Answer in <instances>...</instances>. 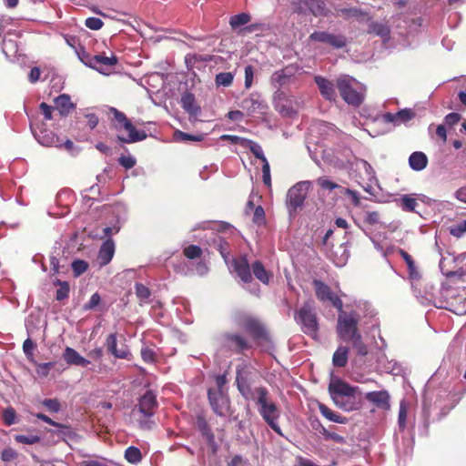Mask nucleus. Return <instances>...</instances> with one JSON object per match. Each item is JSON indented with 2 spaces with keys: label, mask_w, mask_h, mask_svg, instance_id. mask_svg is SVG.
I'll return each instance as SVG.
<instances>
[{
  "label": "nucleus",
  "mask_w": 466,
  "mask_h": 466,
  "mask_svg": "<svg viewBox=\"0 0 466 466\" xmlns=\"http://www.w3.org/2000/svg\"><path fill=\"white\" fill-rule=\"evenodd\" d=\"M329 392L334 404L344 411L356 410L360 407L356 399L358 387H352L339 378H332L329 384Z\"/></svg>",
  "instance_id": "1"
},
{
  "label": "nucleus",
  "mask_w": 466,
  "mask_h": 466,
  "mask_svg": "<svg viewBox=\"0 0 466 466\" xmlns=\"http://www.w3.org/2000/svg\"><path fill=\"white\" fill-rule=\"evenodd\" d=\"M337 88L342 99L349 105L359 106L364 99L365 86L350 76L337 79Z\"/></svg>",
  "instance_id": "2"
},
{
  "label": "nucleus",
  "mask_w": 466,
  "mask_h": 466,
  "mask_svg": "<svg viewBox=\"0 0 466 466\" xmlns=\"http://www.w3.org/2000/svg\"><path fill=\"white\" fill-rule=\"evenodd\" d=\"M257 404L258 412L268 426L279 435L283 436L278 420L280 417V410L271 401L268 390H260L257 393Z\"/></svg>",
  "instance_id": "3"
},
{
  "label": "nucleus",
  "mask_w": 466,
  "mask_h": 466,
  "mask_svg": "<svg viewBox=\"0 0 466 466\" xmlns=\"http://www.w3.org/2000/svg\"><path fill=\"white\" fill-rule=\"evenodd\" d=\"M338 311L337 333L343 341H350V339L360 334L358 329L360 315L355 310L346 312L342 308Z\"/></svg>",
  "instance_id": "4"
},
{
  "label": "nucleus",
  "mask_w": 466,
  "mask_h": 466,
  "mask_svg": "<svg viewBox=\"0 0 466 466\" xmlns=\"http://www.w3.org/2000/svg\"><path fill=\"white\" fill-rule=\"evenodd\" d=\"M157 407V395L148 390L139 399L137 406L132 410V415L143 427L146 422L142 418L147 419L153 416Z\"/></svg>",
  "instance_id": "5"
},
{
  "label": "nucleus",
  "mask_w": 466,
  "mask_h": 466,
  "mask_svg": "<svg viewBox=\"0 0 466 466\" xmlns=\"http://www.w3.org/2000/svg\"><path fill=\"white\" fill-rule=\"evenodd\" d=\"M296 320L302 326L305 333L315 336L318 330L317 317L310 303L303 305L296 315Z\"/></svg>",
  "instance_id": "6"
},
{
  "label": "nucleus",
  "mask_w": 466,
  "mask_h": 466,
  "mask_svg": "<svg viewBox=\"0 0 466 466\" xmlns=\"http://www.w3.org/2000/svg\"><path fill=\"white\" fill-rule=\"evenodd\" d=\"M309 181H300L291 187L287 195V204L292 209L301 207L310 188Z\"/></svg>",
  "instance_id": "7"
},
{
  "label": "nucleus",
  "mask_w": 466,
  "mask_h": 466,
  "mask_svg": "<svg viewBox=\"0 0 466 466\" xmlns=\"http://www.w3.org/2000/svg\"><path fill=\"white\" fill-rule=\"evenodd\" d=\"M313 287L315 289L316 296L320 301H329L337 309H340V308H343V304L340 298L333 294L330 288L324 282L315 279L313 281Z\"/></svg>",
  "instance_id": "8"
},
{
  "label": "nucleus",
  "mask_w": 466,
  "mask_h": 466,
  "mask_svg": "<svg viewBox=\"0 0 466 466\" xmlns=\"http://www.w3.org/2000/svg\"><path fill=\"white\" fill-rule=\"evenodd\" d=\"M299 67L296 65H289L283 69L274 72L270 77V83L277 88L287 86L293 82Z\"/></svg>",
  "instance_id": "9"
},
{
  "label": "nucleus",
  "mask_w": 466,
  "mask_h": 466,
  "mask_svg": "<svg viewBox=\"0 0 466 466\" xmlns=\"http://www.w3.org/2000/svg\"><path fill=\"white\" fill-rule=\"evenodd\" d=\"M208 400L213 410L219 416H225L229 408L228 399L222 393L221 390H208Z\"/></svg>",
  "instance_id": "10"
},
{
  "label": "nucleus",
  "mask_w": 466,
  "mask_h": 466,
  "mask_svg": "<svg viewBox=\"0 0 466 466\" xmlns=\"http://www.w3.org/2000/svg\"><path fill=\"white\" fill-rule=\"evenodd\" d=\"M116 63L117 58L115 56L108 57L102 55L95 56L85 62L86 66L104 75H108L107 68L114 66Z\"/></svg>",
  "instance_id": "11"
},
{
  "label": "nucleus",
  "mask_w": 466,
  "mask_h": 466,
  "mask_svg": "<svg viewBox=\"0 0 466 466\" xmlns=\"http://www.w3.org/2000/svg\"><path fill=\"white\" fill-rule=\"evenodd\" d=\"M415 114L411 109L405 108L399 112L386 113L381 115L378 119L385 124H392L394 127L405 124L414 117Z\"/></svg>",
  "instance_id": "12"
},
{
  "label": "nucleus",
  "mask_w": 466,
  "mask_h": 466,
  "mask_svg": "<svg viewBox=\"0 0 466 466\" xmlns=\"http://www.w3.org/2000/svg\"><path fill=\"white\" fill-rule=\"evenodd\" d=\"M241 107L246 110L248 115L256 113H263L267 108L265 101L258 93H252L250 96L241 102Z\"/></svg>",
  "instance_id": "13"
},
{
  "label": "nucleus",
  "mask_w": 466,
  "mask_h": 466,
  "mask_svg": "<svg viewBox=\"0 0 466 466\" xmlns=\"http://www.w3.org/2000/svg\"><path fill=\"white\" fill-rule=\"evenodd\" d=\"M309 40L327 43L336 48L343 47L346 45L344 36L331 35L327 32H314L309 35Z\"/></svg>",
  "instance_id": "14"
},
{
  "label": "nucleus",
  "mask_w": 466,
  "mask_h": 466,
  "mask_svg": "<svg viewBox=\"0 0 466 466\" xmlns=\"http://www.w3.org/2000/svg\"><path fill=\"white\" fill-rule=\"evenodd\" d=\"M233 268L241 280L245 283H248L252 279L250 273V267L246 257H240L238 259H233L230 266Z\"/></svg>",
  "instance_id": "15"
},
{
  "label": "nucleus",
  "mask_w": 466,
  "mask_h": 466,
  "mask_svg": "<svg viewBox=\"0 0 466 466\" xmlns=\"http://www.w3.org/2000/svg\"><path fill=\"white\" fill-rule=\"evenodd\" d=\"M236 381L239 392L247 400H251L257 402V393L258 392V390H267L264 387H257L255 389H251L250 386L248 384L246 379L243 378L239 370H238Z\"/></svg>",
  "instance_id": "16"
},
{
  "label": "nucleus",
  "mask_w": 466,
  "mask_h": 466,
  "mask_svg": "<svg viewBox=\"0 0 466 466\" xmlns=\"http://www.w3.org/2000/svg\"><path fill=\"white\" fill-rule=\"evenodd\" d=\"M123 128L127 133V136L119 135L118 139L125 143H135L138 141H142L147 137V134L145 131L137 130L133 124L128 120L123 126Z\"/></svg>",
  "instance_id": "17"
},
{
  "label": "nucleus",
  "mask_w": 466,
  "mask_h": 466,
  "mask_svg": "<svg viewBox=\"0 0 466 466\" xmlns=\"http://www.w3.org/2000/svg\"><path fill=\"white\" fill-rule=\"evenodd\" d=\"M365 398L378 408L390 409V394L387 390L370 391L366 393Z\"/></svg>",
  "instance_id": "18"
},
{
  "label": "nucleus",
  "mask_w": 466,
  "mask_h": 466,
  "mask_svg": "<svg viewBox=\"0 0 466 466\" xmlns=\"http://www.w3.org/2000/svg\"><path fill=\"white\" fill-rule=\"evenodd\" d=\"M315 82L319 89L321 96L325 99L329 101L335 100L336 92L332 82L320 76H315Z\"/></svg>",
  "instance_id": "19"
},
{
  "label": "nucleus",
  "mask_w": 466,
  "mask_h": 466,
  "mask_svg": "<svg viewBox=\"0 0 466 466\" xmlns=\"http://www.w3.org/2000/svg\"><path fill=\"white\" fill-rule=\"evenodd\" d=\"M115 253V243L114 241L109 238L106 239L101 246L99 252H98V261L101 266H105L108 264L111 259L113 258Z\"/></svg>",
  "instance_id": "20"
},
{
  "label": "nucleus",
  "mask_w": 466,
  "mask_h": 466,
  "mask_svg": "<svg viewBox=\"0 0 466 466\" xmlns=\"http://www.w3.org/2000/svg\"><path fill=\"white\" fill-rule=\"evenodd\" d=\"M63 358L69 365L86 367L90 363L88 360L82 357L76 350L70 347L66 348Z\"/></svg>",
  "instance_id": "21"
},
{
  "label": "nucleus",
  "mask_w": 466,
  "mask_h": 466,
  "mask_svg": "<svg viewBox=\"0 0 466 466\" xmlns=\"http://www.w3.org/2000/svg\"><path fill=\"white\" fill-rule=\"evenodd\" d=\"M36 138L42 146L62 147V141L52 131L43 130L36 135Z\"/></svg>",
  "instance_id": "22"
},
{
  "label": "nucleus",
  "mask_w": 466,
  "mask_h": 466,
  "mask_svg": "<svg viewBox=\"0 0 466 466\" xmlns=\"http://www.w3.org/2000/svg\"><path fill=\"white\" fill-rule=\"evenodd\" d=\"M182 107L193 116L200 113V107L196 104L195 97L191 93H186L181 97Z\"/></svg>",
  "instance_id": "23"
},
{
  "label": "nucleus",
  "mask_w": 466,
  "mask_h": 466,
  "mask_svg": "<svg viewBox=\"0 0 466 466\" xmlns=\"http://www.w3.org/2000/svg\"><path fill=\"white\" fill-rule=\"evenodd\" d=\"M410 167L415 171L423 170L428 164V158L422 152H414L409 157Z\"/></svg>",
  "instance_id": "24"
},
{
  "label": "nucleus",
  "mask_w": 466,
  "mask_h": 466,
  "mask_svg": "<svg viewBox=\"0 0 466 466\" xmlns=\"http://www.w3.org/2000/svg\"><path fill=\"white\" fill-rule=\"evenodd\" d=\"M378 361L388 373L399 375L402 370L400 365L397 361L394 360H389L385 355L380 356Z\"/></svg>",
  "instance_id": "25"
},
{
  "label": "nucleus",
  "mask_w": 466,
  "mask_h": 466,
  "mask_svg": "<svg viewBox=\"0 0 466 466\" xmlns=\"http://www.w3.org/2000/svg\"><path fill=\"white\" fill-rule=\"evenodd\" d=\"M319 410L322 416L332 422L340 424H345L348 422V419L346 417L340 416L338 413L332 411L329 408L322 403L319 404Z\"/></svg>",
  "instance_id": "26"
},
{
  "label": "nucleus",
  "mask_w": 466,
  "mask_h": 466,
  "mask_svg": "<svg viewBox=\"0 0 466 466\" xmlns=\"http://www.w3.org/2000/svg\"><path fill=\"white\" fill-rule=\"evenodd\" d=\"M55 105L59 110L61 115H67L70 110L74 107V104L71 102L70 96L63 94L55 98Z\"/></svg>",
  "instance_id": "27"
},
{
  "label": "nucleus",
  "mask_w": 466,
  "mask_h": 466,
  "mask_svg": "<svg viewBox=\"0 0 466 466\" xmlns=\"http://www.w3.org/2000/svg\"><path fill=\"white\" fill-rule=\"evenodd\" d=\"M349 342L358 356L365 357L369 353L368 346L364 343L361 333L350 339Z\"/></svg>",
  "instance_id": "28"
},
{
  "label": "nucleus",
  "mask_w": 466,
  "mask_h": 466,
  "mask_svg": "<svg viewBox=\"0 0 466 466\" xmlns=\"http://www.w3.org/2000/svg\"><path fill=\"white\" fill-rule=\"evenodd\" d=\"M349 349L346 346H339L333 354L332 363L336 367H344L348 362Z\"/></svg>",
  "instance_id": "29"
},
{
  "label": "nucleus",
  "mask_w": 466,
  "mask_h": 466,
  "mask_svg": "<svg viewBox=\"0 0 466 466\" xmlns=\"http://www.w3.org/2000/svg\"><path fill=\"white\" fill-rule=\"evenodd\" d=\"M252 271L259 281L264 284L268 283L270 274L265 269L264 266L259 261H256L252 264Z\"/></svg>",
  "instance_id": "30"
},
{
  "label": "nucleus",
  "mask_w": 466,
  "mask_h": 466,
  "mask_svg": "<svg viewBox=\"0 0 466 466\" xmlns=\"http://www.w3.org/2000/svg\"><path fill=\"white\" fill-rule=\"evenodd\" d=\"M398 204L404 211L413 212L418 206L416 198L411 195H403L398 199Z\"/></svg>",
  "instance_id": "31"
},
{
  "label": "nucleus",
  "mask_w": 466,
  "mask_h": 466,
  "mask_svg": "<svg viewBox=\"0 0 466 466\" xmlns=\"http://www.w3.org/2000/svg\"><path fill=\"white\" fill-rule=\"evenodd\" d=\"M400 254L405 260L408 269H409V275L411 279H420V273L417 270V268L415 266V262L412 259V258L403 249H400Z\"/></svg>",
  "instance_id": "32"
},
{
  "label": "nucleus",
  "mask_w": 466,
  "mask_h": 466,
  "mask_svg": "<svg viewBox=\"0 0 466 466\" xmlns=\"http://www.w3.org/2000/svg\"><path fill=\"white\" fill-rule=\"evenodd\" d=\"M369 32L373 33L385 39L390 35V28L387 25L381 23H371L369 26Z\"/></svg>",
  "instance_id": "33"
},
{
  "label": "nucleus",
  "mask_w": 466,
  "mask_h": 466,
  "mask_svg": "<svg viewBox=\"0 0 466 466\" xmlns=\"http://www.w3.org/2000/svg\"><path fill=\"white\" fill-rule=\"evenodd\" d=\"M250 15L247 13H240L231 16L229 24L233 29H237L241 25H247L250 22Z\"/></svg>",
  "instance_id": "34"
},
{
  "label": "nucleus",
  "mask_w": 466,
  "mask_h": 466,
  "mask_svg": "<svg viewBox=\"0 0 466 466\" xmlns=\"http://www.w3.org/2000/svg\"><path fill=\"white\" fill-rule=\"evenodd\" d=\"M135 291L141 304L147 303L151 296L150 289L141 283H137L135 285Z\"/></svg>",
  "instance_id": "35"
},
{
  "label": "nucleus",
  "mask_w": 466,
  "mask_h": 466,
  "mask_svg": "<svg viewBox=\"0 0 466 466\" xmlns=\"http://www.w3.org/2000/svg\"><path fill=\"white\" fill-rule=\"evenodd\" d=\"M125 458L130 463L136 464L141 461V452L138 448L128 447L125 451Z\"/></svg>",
  "instance_id": "36"
},
{
  "label": "nucleus",
  "mask_w": 466,
  "mask_h": 466,
  "mask_svg": "<svg viewBox=\"0 0 466 466\" xmlns=\"http://www.w3.org/2000/svg\"><path fill=\"white\" fill-rule=\"evenodd\" d=\"M234 79L231 72H222L216 76V85L218 86H229Z\"/></svg>",
  "instance_id": "37"
},
{
  "label": "nucleus",
  "mask_w": 466,
  "mask_h": 466,
  "mask_svg": "<svg viewBox=\"0 0 466 466\" xmlns=\"http://www.w3.org/2000/svg\"><path fill=\"white\" fill-rule=\"evenodd\" d=\"M55 285L58 286V289L56 290V298L57 300H63L66 299L69 295V285L66 281H61L56 279L54 282Z\"/></svg>",
  "instance_id": "38"
},
{
  "label": "nucleus",
  "mask_w": 466,
  "mask_h": 466,
  "mask_svg": "<svg viewBox=\"0 0 466 466\" xmlns=\"http://www.w3.org/2000/svg\"><path fill=\"white\" fill-rule=\"evenodd\" d=\"M174 139L176 141H184V142H187V141H201L203 140V136L202 135H196V136H193V135H190V134H187V133H184L180 130H176L175 133H174Z\"/></svg>",
  "instance_id": "39"
},
{
  "label": "nucleus",
  "mask_w": 466,
  "mask_h": 466,
  "mask_svg": "<svg viewBox=\"0 0 466 466\" xmlns=\"http://www.w3.org/2000/svg\"><path fill=\"white\" fill-rule=\"evenodd\" d=\"M309 12L316 16L323 15L325 12L324 3L320 0H310V5H309Z\"/></svg>",
  "instance_id": "40"
},
{
  "label": "nucleus",
  "mask_w": 466,
  "mask_h": 466,
  "mask_svg": "<svg viewBox=\"0 0 466 466\" xmlns=\"http://www.w3.org/2000/svg\"><path fill=\"white\" fill-rule=\"evenodd\" d=\"M15 440L17 442L24 443V444H29V445L35 444L40 441V438L38 436L32 435V434H30V435H22V434L15 435Z\"/></svg>",
  "instance_id": "41"
},
{
  "label": "nucleus",
  "mask_w": 466,
  "mask_h": 466,
  "mask_svg": "<svg viewBox=\"0 0 466 466\" xmlns=\"http://www.w3.org/2000/svg\"><path fill=\"white\" fill-rule=\"evenodd\" d=\"M245 147H248L254 156L261 161L267 159L264 156L262 147L258 144L249 140V143H248Z\"/></svg>",
  "instance_id": "42"
},
{
  "label": "nucleus",
  "mask_w": 466,
  "mask_h": 466,
  "mask_svg": "<svg viewBox=\"0 0 466 466\" xmlns=\"http://www.w3.org/2000/svg\"><path fill=\"white\" fill-rule=\"evenodd\" d=\"M450 233L456 238H461L466 233V219L452 226L450 228Z\"/></svg>",
  "instance_id": "43"
},
{
  "label": "nucleus",
  "mask_w": 466,
  "mask_h": 466,
  "mask_svg": "<svg viewBox=\"0 0 466 466\" xmlns=\"http://www.w3.org/2000/svg\"><path fill=\"white\" fill-rule=\"evenodd\" d=\"M247 329L256 336L263 335V328L262 326L256 320L249 319L246 323Z\"/></svg>",
  "instance_id": "44"
},
{
  "label": "nucleus",
  "mask_w": 466,
  "mask_h": 466,
  "mask_svg": "<svg viewBox=\"0 0 466 466\" xmlns=\"http://www.w3.org/2000/svg\"><path fill=\"white\" fill-rule=\"evenodd\" d=\"M201 253V248L196 245H190L184 249L185 256L190 259L199 258Z\"/></svg>",
  "instance_id": "45"
},
{
  "label": "nucleus",
  "mask_w": 466,
  "mask_h": 466,
  "mask_svg": "<svg viewBox=\"0 0 466 466\" xmlns=\"http://www.w3.org/2000/svg\"><path fill=\"white\" fill-rule=\"evenodd\" d=\"M88 268V264L84 260H76L72 263V269L76 277L83 274Z\"/></svg>",
  "instance_id": "46"
},
{
  "label": "nucleus",
  "mask_w": 466,
  "mask_h": 466,
  "mask_svg": "<svg viewBox=\"0 0 466 466\" xmlns=\"http://www.w3.org/2000/svg\"><path fill=\"white\" fill-rule=\"evenodd\" d=\"M85 25L91 30H99L103 27L104 23L100 18L88 17L85 21Z\"/></svg>",
  "instance_id": "47"
},
{
  "label": "nucleus",
  "mask_w": 466,
  "mask_h": 466,
  "mask_svg": "<svg viewBox=\"0 0 466 466\" xmlns=\"http://www.w3.org/2000/svg\"><path fill=\"white\" fill-rule=\"evenodd\" d=\"M321 434L323 435V437L326 439V440H332L334 441L335 442L337 443H345V438L335 433V432H330L329 431H328L327 429L325 428H322L321 430Z\"/></svg>",
  "instance_id": "48"
},
{
  "label": "nucleus",
  "mask_w": 466,
  "mask_h": 466,
  "mask_svg": "<svg viewBox=\"0 0 466 466\" xmlns=\"http://www.w3.org/2000/svg\"><path fill=\"white\" fill-rule=\"evenodd\" d=\"M407 413H408L407 405L404 401H401L400 404L399 418H398V422H399L400 428L403 429L405 427Z\"/></svg>",
  "instance_id": "49"
},
{
  "label": "nucleus",
  "mask_w": 466,
  "mask_h": 466,
  "mask_svg": "<svg viewBox=\"0 0 466 466\" xmlns=\"http://www.w3.org/2000/svg\"><path fill=\"white\" fill-rule=\"evenodd\" d=\"M222 140H228L232 144H238L242 147H246L248 143H249L248 139L238 137V136H232V135H223L220 137Z\"/></svg>",
  "instance_id": "50"
},
{
  "label": "nucleus",
  "mask_w": 466,
  "mask_h": 466,
  "mask_svg": "<svg viewBox=\"0 0 466 466\" xmlns=\"http://www.w3.org/2000/svg\"><path fill=\"white\" fill-rule=\"evenodd\" d=\"M310 0H296L293 3V9L298 13H308Z\"/></svg>",
  "instance_id": "51"
},
{
  "label": "nucleus",
  "mask_w": 466,
  "mask_h": 466,
  "mask_svg": "<svg viewBox=\"0 0 466 466\" xmlns=\"http://www.w3.org/2000/svg\"><path fill=\"white\" fill-rule=\"evenodd\" d=\"M263 182L268 187L271 186L270 167L267 159L262 161Z\"/></svg>",
  "instance_id": "52"
},
{
  "label": "nucleus",
  "mask_w": 466,
  "mask_h": 466,
  "mask_svg": "<svg viewBox=\"0 0 466 466\" xmlns=\"http://www.w3.org/2000/svg\"><path fill=\"white\" fill-rule=\"evenodd\" d=\"M254 69L251 66L245 67V87L250 88L253 84Z\"/></svg>",
  "instance_id": "53"
},
{
  "label": "nucleus",
  "mask_w": 466,
  "mask_h": 466,
  "mask_svg": "<svg viewBox=\"0 0 466 466\" xmlns=\"http://www.w3.org/2000/svg\"><path fill=\"white\" fill-rule=\"evenodd\" d=\"M118 162L125 168H132L137 161L132 156H122L119 157Z\"/></svg>",
  "instance_id": "54"
},
{
  "label": "nucleus",
  "mask_w": 466,
  "mask_h": 466,
  "mask_svg": "<svg viewBox=\"0 0 466 466\" xmlns=\"http://www.w3.org/2000/svg\"><path fill=\"white\" fill-rule=\"evenodd\" d=\"M380 214L377 211H367L365 213V222H367L370 225H375L380 222Z\"/></svg>",
  "instance_id": "55"
},
{
  "label": "nucleus",
  "mask_w": 466,
  "mask_h": 466,
  "mask_svg": "<svg viewBox=\"0 0 466 466\" xmlns=\"http://www.w3.org/2000/svg\"><path fill=\"white\" fill-rule=\"evenodd\" d=\"M16 456L17 453L12 448H6L3 450L1 453V459L5 462L12 461L16 458Z\"/></svg>",
  "instance_id": "56"
},
{
  "label": "nucleus",
  "mask_w": 466,
  "mask_h": 466,
  "mask_svg": "<svg viewBox=\"0 0 466 466\" xmlns=\"http://www.w3.org/2000/svg\"><path fill=\"white\" fill-rule=\"evenodd\" d=\"M43 405L46 406L50 411L57 412L60 410V403L56 399H48L43 401Z\"/></svg>",
  "instance_id": "57"
},
{
  "label": "nucleus",
  "mask_w": 466,
  "mask_h": 466,
  "mask_svg": "<svg viewBox=\"0 0 466 466\" xmlns=\"http://www.w3.org/2000/svg\"><path fill=\"white\" fill-rule=\"evenodd\" d=\"M3 419L7 425H12L15 422V412L13 409H6L3 413Z\"/></svg>",
  "instance_id": "58"
},
{
  "label": "nucleus",
  "mask_w": 466,
  "mask_h": 466,
  "mask_svg": "<svg viewBox=\"0 0 466 466\" xmlns=\"http://www.w3.org/2000/svg\"><path fill=\"white\" fill-rule=\"evenodd\" d=\"M317 183H318V185L319 187H321L322 188H325V189L332 190V189L338 187L337 184H335L334 182L330 181L327 177H319L317 180Z\"/></svg>",
  "instance_id": "59"
},
{
  "label": "nucleus",
  "mask_w": 466,
  "mask_h": 466,
  "mask_svg": "<svg viewBox=\"0 0 466 466\" xmlns=\"http://www.w3.org/2000/svg\"><path fill=\"white\" fill-rule=\"evenodd\" d=\"M217 248L225 259L226 263H228V258L229 255V250L228 248V245L226 242H222L219 240V242L217 244Z\"/></svg>",
  "instance_id": "60"
},
{
  "label": "nucleus",
  "mask_w": 466,
  "mask_h": 466,
  "mask_svg": "<svg viewBox=\"0 0 466 466\" xmlns=\"http://www.w3.org/2000/svg\"><path fill=\"white\" fill-rule=\"evenodd\" d=\"M100 302V296L95 293L91 296L89 301L84 306L85 309H92L97 306Z\"/></svg>",
  "instance_id": "61"
},
{
  "label": "nucleus",
  "mask_w": 466,
  "mask_h": 466,
  "mask_svg": "<svg viewBox=\"0 0 466 466\" xmlns=\"http://www.w3.org/2000/svg\"><path fill=\"white\" fill-rule=\"evenodd\" d=\"M40 109L46 120L52 119L53 107L46 103L43 102L40 104Z\"/></svg>",
  "instance_id": "62"
},
{
  "label": "nucleus",
  "mask_w": 466,
  "mask_h": 466,
  "mask_svg": "<svg viewBox=\"0 0 466 466\" xmlns=\"http://www.w3.org/2000/svg\"><path fill=\"white\" fill-rule=\"evenodd\" d=\"M228 339L233 344H235V346L238 347V349H243L244 347H246V342L244 339L238 335H231L228 337Z\"/></svg>",
  "instance_id": "63"
},
{
  "label": "nucleus",
  "mask_w": 466,
  "mask_h": 466,
  "mask_svg": "<svg viewBox=\"0 0 466 466\" xmlns=\"http://www.w3.org/2000/svg\"><path fill=\"white\" fill-rule=\"evenodd\" d=\"M141 356L146 362H151L154 360L155 353L152 350L144 348L141 350Z\"/></svg>",
  "instance_id": "64"
}]
</instances>
